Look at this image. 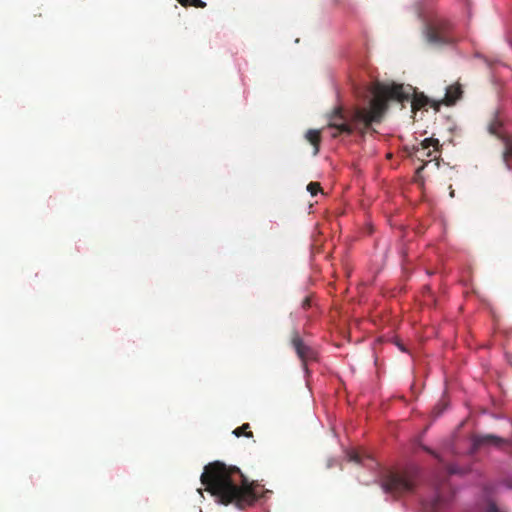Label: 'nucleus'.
I'll return each instance as SVG.
<instances>
[{
  "mask_svg": "<svg viewBox=\"0 0 512 512\" xmlns=\"http://www.w3.org/2000/svg\"><path fill=\"white\" fill-rule=\"evenodd\" d=\"M305 138L308 142H310L314 147V155H317L319 152V146L321 142V135L319 130L310 129L306 132Z\"/></svg>",
  "mask_w": 512,
  "mask_h": 512,
  "instance_id": "9b49d317",
  "label": "nucleus"
},
{
  "mask_svg": "<svg viewBox=\"0 0 512 512\" xmlns=\"http://www.w3.org/2000/svg\"><path fill=\"white\" fill-rule=\"evenodd\" d=\"M449 190H450V196H451V197H454V193H455V191H454V189L452 188V185H450V186H449Z\"/></svg>",
  "mask_w": 512,
  "mask_h": 512,
  "instance_id": "412c9836",
  "label": "nucleus"
},
{
  "mask_svg": "<svg viewBox=\"0 0 512 512\" xmlns=\"http://www.w3.org/2000/svg\"><path fill=\"white\" fill-rule=\"evenodd\" d=\"M423 449H424L426 452H428V453H430L431 455H433L435 458L439 459V455H438V454H436V453H435L433 450H431L430 448H428V447L424 446V447H423Z\"/></svg>",
  "mask_w": 512,
  "mask_h": 512,
  "instance_id": "a211bd4d",
  "label": "nucleus"
},
{
  "mask_svg": "<svg viewBox=\"0 0 512 512\" xmlns=\"http://www.w3.org/2000/svg\"><path fill=\"white\" fill-rule=\"evenodd\" d=\"M450 489L445 485L437 487L436 496L425 502V507L429 512H441L451 498Z\"/></svg>",
  "mask_w": 512,
  "mask_h": 512,
  "instance_id": "1a4fd4ad",
  "label": "nucleus"
},
{
  "mask_svg": "<svg viewBox=\"0 0 512 512\" xmlns=\"http://www.w3.org/2000/svg\"><path fill=\"white\" fill-rule=\"evenodd\" d=\"M183 6L193 5L195 7H204L205 3L201 0H178Z\"/></svg>",
  "mask_w": 512,
  "mask_h": 512,
  "instance_id": "dca6fc26",
  "label": "nucleus"
},
{
  "mask_svg": "<svg viewBox=\"0 0 512 512\" xmlns=\"http://www.w3.org/2000/svg\"><path fill=\"white\" fill-rule=\"evenodd\" d=\"M462 94L463 90L459 83L449 85L446 87L445 96L441 103L445 104L446 106L454 105L456 101L462 97Z\"/></svg>",
  "mask_w": 512,
  "mask_h": 512,
  "instance_id": "9d476101",
  "label": "nucleus"
},
{
  "mask_svg": "<svg viewBox=\"0 0 512 512\" xmlns=\"http://www.w3.org/2000/svg\"><path fill=\"white\" fill-rule=\"evenodd\" d=\"M429 99L423 93H413V97L411 99V106L413 110H419L428 105Z\"/></svg>",
  "mask_w": 512,
  "mask_h": 512,
  "instance_id": "ddd939ff",
  "label": "nucleus"
},
{
  "mask_svg": "<svg viewBox=\"0 0 512 512\" xmlns=\"http://www.w3.org/2000/svg\"><path fill=\"white\" fill-rule=\"evenodd\" d=\"M307 190L310 192V194L312 196L317 195V193L321 191L320 183H318V182H310L307 185Z\"/></svg>",
  "mask_w": 512,
  "mask_h": 512,
  "instance_id": "2eb2a0df",
  "label": "nucleus"
},
{
  "mask_svg": "<svg viewBox=\"0 0 512 512\" xmlns=\"http://www.w3.org/2000/svg\"><path fill=\"white\" fill-rule=\"evenodd\" d=\"M348 458L350 461H353L355 463H362V456L358 451H350L348 453Z\"/></svg>",
  "mask_w": 512,
  "mask_h": 512,
  "instance_id": "f3484780",
  "label": "nucleus"
},
{
  "mask_svg": "<svg viewBox=\"0 0 512 512\" xmlns=\"http://www.w3.org/2000/svg\"><path fill=\"white\" fill-rule=\"evenodd\" d=\"M398 346L402 351H405V348L402 345L398 344Z\"/></svg>",
  "mask_w": 512,
  "mask_h": 512,
  "instance_id": "4be33fe9",
  "label": "nucleus"
},
{
  "mask_svg": "<svg viewBox=\"0 0 512 512\" xmlns=\"http://www.w3.org/2000/svg\"><path fill=\"white\" fill-rule=\"evenodd\" d=\"M409 87L405 90L402 84H384L381 82L374 83L370 88L372 95L367 106L355 107L348 120L341 107L336 108L329 117L328 127L334 129L332 137L340 134L350 135L357 130L365 133L373 124L382 122L390 101H398L404 103L409 101L411 97Z\"/></svg>",
  "mask_w": 512,
  "mask_h": 512,
  "instance_id": "f257e3e1",
  "label": "nucleus"
},
{
  "mask_svg": "<svg viewBox=\"0 0 512 512\" xmlns=\"http://www.w3.org/2000/svg\"><path fill=\"white\" fill-rule=\"evenodd\" d=\"M426 38L434 45L451 44L456 41L452 25L445 19H436L429 23L426 27Z\"/></svg>",
  "mask_w": 512,
  "mask_h": 512,
  "instance_id": "39448f33",
  "label": "nucleus"
},
{
  "mask_svg": "<svg viewBox=\"0 0 512 512\" xmlns=\"http://www.w3.org/2000/svg\"><path fill=\"white\" fill-rule=\"evenodd\" d=\"M447 470H448L449 474H456V473H458V470L454 466H448Z\"/></svg>",
  "mask_w": 512,
  "mask_h": 512,
  "instance_id": "6ab92c4d",
  "label": "nucleus"
},
{
  "mask_svg": "<svg viewBox=\"0 0 512 512\" xmlns=\"http://www.w3.org/2000/svg\"><path fill=\"white\" fill-rule=\"evenodd\" d=\"M201 483L224 505L234 504L244 509L254 504L258 496L257 481H249L236 466L215 461L207 464L200 477Z\"/></svg>",
  "mask_w": 512,
  "mask_h": 512,
  "instance_id": "f03ea898",
  "label": "nucleus"
},
{
  "mask_svg": "<svg viewBox=\"0 0 512 512\" xmlns=\"http://www.w3.org/2000/svg\"><path fill=\"white\" fill-rule=\"evenodd\" d=\"M504 152L503 161L508 168L512 165V136H506L503 138Z\"/></svg>",
  "mask_w": 512,
  "mask_h": 512,
  "instance_id": "f8f14e48",
  "label": "nucleus"
},
{
  "mask_svg": "<svg viewBox=\"0 0 512 512\" xmlns=\"http://www.w3.org/2000/svg\"><path fill=\"white\" fill-rule=\"evenodd\" d=\"M488 447H495L507 452H512V441L498 437L492 434L474 435L472 437V450L473 452L485 449Z\"/></svg>",
  "mask_w": 512,
  "mask_h": 512,
  "instance_id": "423d86ee",
  "label": "nucleus"
},
{
  "mask_svg": "<svg viewBox=\"0 0 512 512\" xmlns=\"http://www.w3.org/2000/svg\"><path fill=\"white\" fill-rule=\"evenodd\" d=\"M302 306H303V308H308V307H310V299H309V298H305V299L303 300Z\"/></svg>",
  "mask_w": 512,
  "mask_h": 512,
  "instance_id": "aec40b11",
  "label": "nucleus"
},
{
  "mask_svg": "<svg viewBox=\"0 0 512 512\" xmlns=\"http://www.w3.org/2000/svg\"><path fill=\"white\" fill-rule=\"evenodd\" d=\"M440 143L436 138H426L422 140L418 145L413 146V152L411 155L421 162L423 165L420 166L416 173L419 175L424 168L432 161H435V167L438 168L440 165Z\"/></svg>",
  "mask_w": 512,
  "mask_h": 512,
  "instance_id": "20e7f679",
  "label": "nucleus"
},
{
  "mask_svg": "<svg viewBox=\"0 0 512 512\" xmlns=\"http://www.w3.org/2000/svg\"><path fill=\"white\" fill-rule=\"evenodd\" d=\"M233 434L236 437H241V436H245L247 438H252L253 437V433L250 430V425L248 423H245L242 426L234 429L233 430Z\"/></svg>",
  "mask_w": 512,
  "mask_h": 512,
  "instance_id": "4468645a",
  "label": "nucleus"
},
{
  "mask_svg": "<svg viewBox=\"0 0 512 512\" xmlns=\"http://www.w3.org/2000/svg\"><path fill=\"white\" fill-rule=\"evenodd\" d=\"M419 480L416 469H406L403 471L389 472L381 482V487L385 493L393 497H402L413 494L416 490Z\"/></svg>",
  "mask_w": 512,
  "mask_h": 512,
  "instance_id": "7ed1b4c3",
  "label": "nucleus"
},
{
  "mask_svg": "<svg viewBox=\"0 0 512 512\" xmlns=\"http://www.w3.org/2000/svg\"><path fill=\"white\" fill-rule=\"evenodd\" d=\"M291 344L296 351L297 356L303 362L304 367H306V363L311 360L316 359V351L305 344L301 336L298 332H293L291 337Z\"/></svg>",
  "mask_w": 512,
  "mask_h": 512,
  "instance_id": "6e6552de",
  "label": "nucleus"
},
{
  "mask_svg": "<svg viewBox=\"0 0 512 512\" xmlns=\"http://www.w3.org/2000/svg\"><path fill=\"white\" fill-rule=\"evenodd\" d=\"M501 485H489L483 490L482 498L477 502L475 507L469 512H504L498 507L495 501V495Z\"/></svg>",
  "mask_w": 512,
  "mask_h": 512,
  "instance_id": "0eeeda50",
  "label": "nucleus"
}]
</instances>
